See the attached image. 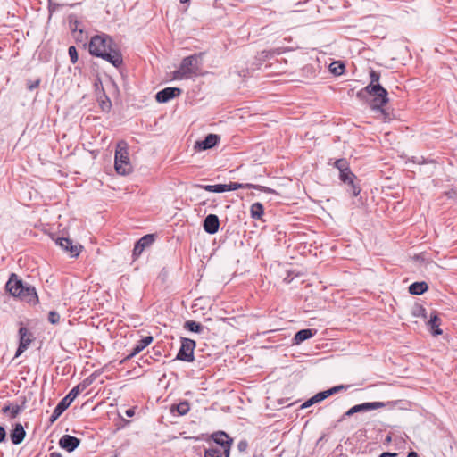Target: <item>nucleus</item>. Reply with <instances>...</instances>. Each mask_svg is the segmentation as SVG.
Wrapping results in <instances>:
<instances>
[{"label":"nucleus","mask_w":457,"mask_h":457,"mask_svg":"<svg viewBox=\"0 0 457 457\" xmlns=\"http://www.w3.org/2000/svg\"><path fill=\"white\" fill-rule=\"evenodd\" d=\"M370 83L362 89L357 92L356 96L360 100H365L368 96L373 98L369 102L371 110L379 112L385 120H390L389 112L384 106L389 102L388 92L384 88L380 83V74L374 71H370Z\"/></svg>","instance_id":"obj_1"},{"label":"nucleus","mask_w":457,"mask_h":457,"mask_svg":"<svg viewBox=\"0 0 457 457\" xmlns=\"http://www.w3.org/2000/svg\"><path fill=\"white\" fill-rule=\"evenodd\" d=\"M88 50L90 54L109 62L115 68H120L123 64V58L119 46L107 34L101 33L92 37L88 45Z\"/></svg>","instance_id":"obj_2"},{"label":"nucleus","mask_w":457,"mask_h":457,"mask_svg":"<svg viewBox=\"0 0 457 457\" xmlns=\"http://www.w3.org/2000/svg\"><path fill=\"white\" fill-rule=\"evenodd\" d=\"M5 288L12 296L18 297L29 304L36 305L38 303L35 287L24 283L15 273L11 274Z\"/></svg>","instance_id":"obj_3"},{"label":"nucleus","mask_w":457,"mask_h":457,"mask_svg":"<svg viewBox=\"0 0 457 457\" xmlns=\"http://www.w3.org/2000/svg\"><path fill=\"white\" fill-rule=\"evenodd\" d=\"M204 54V53L201 52L183 58L179 70L173 73L174 79H184L197 76L200 73Z\"/></svg>","instance_id":"obj_4"},{"label":"nucleus","mask_w":457,"mask_h":457,"mask_svg":"<svg viewBox=\"0 0 457 457\" xmlns=\"http://www.w3.org/2000/svg\"><path fill=\"white\" fill-rule=\"evenodd\" d=\"M93 382V379L87 378L81 383L74 386L66 396H64L54 408L49 421L54 423L71 404L74 399Z\"/></svg>","instance_id":"obj_5"},{"label":"nucleus","mask_w":457,"mask_h":457,"mask_svg":"<svg viewBox=\"0 0 457 457\" xmlns=\"http://www.w3.org/2000/svg\"><path fill=\"white\" fill-rule=\"evenodd\" d=\"M114 167L117 173L120 175H127L131 172L132 167L129 162L127 144L125 142H120L117 145Z\"/></svg>","instance_id":"obj_6"},{"label":"nucleus","mask_w":457,"mask_h":457,"mask_svg":"<svg viewBox=\"0 0 457 457\" xmlns=\"http://www.w3.org/2000/svg\"><path fill=\"white\" fill-rule=\"evenodd\" d=\"M196 343L193 339L181 337V345L179 349L177 356L175 360L192 362L195 359L194 357V350L195 348Z\"/></svg>","instance_id":"obj_7"},{"label":"nucleus","mask_w":457,"mask_h":457,"mask_svg":"<svg viewBox=\"0 0 457 457\" xmlns=\"http://www.w3.org/2000/svg\"><path fill=\"white\" fill-rule=\"evenodd\" d=\"M212 439L222 450L225 457H229L233 440L224 431H217L212 435Z\"/></svg>","instance_id":"obj_8"},{"label":"nucleus","mask_w":457,"mask_h":457,"mask_svg":"<svg viewBox=\"0 0 457 457\" xmlns=\"http://www.w3.org/2000/svg\"><path fill=\"white\" fill-rule=\"evenodd\" d=\"M21 325H22V323H21ZM19 346L16 350L15 357H19L24 353L34 339L33 334L24 326H21L19 328Z\"/></svg>","instance_id":"obj_9"},{"label":"nucleus","mask_w":457,"mask_h":457,"mask_svg":"<svg viewBox=\"0 0 457 457\" xmlns=\"http://www.w3.org/2000/svg\"><path fill=\"white\" fill-rule=\"evenodd\" d=\"M55 243L64 252L69 253L70 256L72 258H77L83 248L81 245H74L72 240L69 237H57Z\"/></svg>","instance_id":"obj_10"},{"label":"nucleus","mask_w":457,"mask_h":457,"mask_svg":"<svg viewBox=\"0 0 457 457\" xmlns=\"http://www.w3.org/2000/svg\"><path fill=\"white\" fill-rule=\"evenodd\" d=\"M154 242V235L147 234L142 237L139 240H137L134 245V249L132 251V258L133 261L138 259L144 250L149 247Z\"/></svg>","instance_id":"obj_11"},{"label":"nucleus","mask_w":457,"mask_h":457,"mask_svg":"<svg viewBox=\"0 0 457 457\" xmlns=\"http://www.w3.org/2000/svg\"><path fill=\"white\" fill-rule=\"evenodd\" d=\"M182 90L179 87H165L155 95V99L158 103H167L171 99L180 96Z\"/></svg>","instance_id":"obj_12"},{"label":"nucleus","mask_w":457,"mask_h":457,"mask_svg":"<svg viewBox=\"0 0 457 457\" xmlns=\"http://www.w3.org/2000/svg\"><path fill=\"white\" fill-rule=\"evenodd\" d=\"M220 140V137L217 134H208L204 140L197 141L195 143V148L204 151L208 150L219 144Z\"/></svg>","instance_id":"obj_13"},{"label":"nucleus","mask_w":457,"mask_h":457,"mask_svg":"<svg viewBox=\"0 0 457 457\" xmlns=\"http://www.w3.org/2000/svg\"><path fill=\"white\" fill-rule=\"evenodd\" d=\"M203 228L210 235L217 233L220 228L219 217L216 214L207 215L203 221Z\"/></svg>","instance_id":"obj_14"},{"label":"nucleus","mask_w":457,"mask_h":457,"mask_svg":"<svg viewBox=\"0 0 457 457\" xmlns=\"http://www.w3.org/2000/svg\"><path fill=\"white\" fill-rule=\"evenodd\" d=\"M227 187V192L228 191H235L240 188H254L262 192H269V193H274L275 191L261 185H254L251 183H237V182H230L229 184H226Z\"/></svg>","instance_id":"obj_15"},{"label":"nucleus","mask_w":457,"mask_h":457,"mask_svg":"<svg viewBox=\"0 0 457 457\" xmlns=\"http://www.w3.org/2000/svg\"><path fill=\"white\" fill-rule=\"evenodd\" d=\"M79 444L80 440L79 438L70 435H63L59 440L60 447L69 453L73 452L79 445Z\"/></svg>","instance_id":"obj_16"},{"label":"nucleus","mask_w":457,"mask_h":457,"mask_svg":"<svg viewBox=\"0 0 457 457\" xmlns=\"http://www.w3.org/2000/svg\"><path fill=\"white\" fill-rule=\"evenodd\" d=\"M26 436V431L21 423H16L10 433V438L13 445H20Z\"/></svg>","instance_id":"obj_17"},{"label":"nucleus","mask_w":457,"mask_h":457,"mask_svg":"<svg viewBox=\"0 0 457 457\" xmlns=\"http://www.w3.org/2000/svg\"><path fill=\"white\" fill-rule=\"evenodd\" d=\"M316 334L315 329L304 328L297 331L293 337V345H299L303 341L312 338Z\"/></svg>","instance_id":"obj_18"},{"label":"nucleus","mask_w":457,"mask_h":457,"mask_svg":"<svg viewBox=\"0 0 457 457\" xmlns=\"http://www.w3.org/2000/svg\"><path fill=\"white\" fill-rule=\"evenodd\" d=\"M26 404V399L24 398L21 405L18 404H7L2 408V412L10 414L11 419H15L24 409Z\"/></svg>","instance_id":"obj_19"},{"label":"nucleus","mask_w":457,"mask_h":457,"mask_svg":"<svg viewBox=\"0 0 457 457\" xmlns=\"http://www.w3.org/2000/svg\"><path fill=\"white\" fill-rule=\"evenodd\" d=\"M428 325L430 327L433 336L437 337L443 334L442 329L439 328V326L441 325V320L438 317L436 312H433L430 314V319L428 321Z\"/></svg>","instance_id":"obj_20"},{"label":"nucleus","mask_w":457,"mask_h":457,"mask_svg":"<svg viewBox=\"0 0 457 457\" xmlns=\"http://www.w3.org/2000/svg\"><path fill=\"white\" fill-rule=\"evenodd\" d=\"M386 403L383 402H372V403H363L361 404L354 405V411L356 412H366L370 411L372 410H377L380 408H384Z\"/></svg>","instance_id":"obj_21"},{"label":"nucleus","mask_w":457,"mask_h":457,"mask_svg":"<svg viewBox=\"0 0 457 457\" xmlns=\"http://www.w3.org/2000/svg\"><path fill=\"white\" fill-rule=\"evenodd\" d=\"M428 285L425 281L414 282L409 286V293L414 295H420L427 292Z\"/></svg>","instance_id":"obj_22"},{"label":"nucleus","mask_w":457,"mask_h":457,"mask_svg":"<svg viewBox=\"0 0 457 457\" xmlns=\"http://www.w3.org/2000/svg\"><path fill=\"white\" fill-rule=\"evenodd\" d=\"M263 213H264V208L261 203L256 202L251 205L250 214L253 219L260 220V219H262V216L263 215Z\"/></svg>","instance_id":"obj_23"},{"label":"nucleus","mask_w":457,"mask_h":457,"mask_svg":"<svg viewBox=\"0 0 457 457\" xmlns=\"http://www.w3.org/2000/svg\"><path fill=\"white\" fill-rule=\"evenodd\" d=\"M171 412L177 411L179 415H186L190 411V404L187 401H182L178 404H174L170 408Z\"/></svg>","instance_id":"obj_24"},{"label":"nucleus","mask_w":457,"mask_h":457,"mask_svg":"<svg viewBox=\"0 0 457 457\" xmlns=\"http://www.w3.org/2000/svg\"><path fill=\"white\" fill-rule=\"evenodd\" d=\"M184 328L189 330L190 332L202 333L204 329V327L195 320H187L184 323Z\"/></svg>","instance_id":"obj_25"},{"label":"nucleus","mask_w":457,"mask_h":457,"mask_svg":"<svg viewBox=\"0 0 457 457\" xmlns=\"http://www.w3.org/2000/svg\"><path fill=\"white\" fill-rule=\"evenodd\" d=\"M357 179H350L344 183L349 187V192H351L353 196H357L361 192V187L358 184H356Z\"/></svg>","instance_id":"obj_26"},{"label":"nucleus","mask_w":457,"mask_h":457,"mask_svg":"<svg viewBox=\"0 0 457 457\" xmlns=\"http://www.w3.org/2000/svg\"><path fill=\"white\" fill-rule=\"evenodd\" d=\"M411 314L414 317L427 318V310L419 303H415L411 308Z\"/></svg>","instance_id":"obj_27"},{"label":"nucleus","mask_w":457,"mask_h":457,"mask_svg":"<svg viewBox=\"0 0 457 457\" xmlns=\"http://www.w3.org/2000/svg\"><path fill=\"white\" fill-rule=\"evenodd\" d=\"M223 455L222 450L218 446H211L204 451V457H222Z\"/></svg>","instance_id":"obj_28"},{"label":"nucleus","mask_w":457,"mask_h":457,"mask_svg":"<svg viewBox=\"0 0 457 457\" xmlns=\"http://www.w3.org/2000/svg\"><path fill=\"white\" fill-rule=\"evenodd\" d=\"M144 346L140 344V342L138 341L135 346L133 347L131 353L129 354H128L121 361L120 363H123L127 361H129L130 359H132L134 356H136L137 354H138L139 353H141L143 350H144Z\"/></svg>","instance_id":"obj_29"},{"label":"nucleus","mask_w":457,"mask_h":457,"mask_svg":"<svg viewBox=\"0 0 457 457\" xmlns=\"http://www.w3.org/2000/svg\"><path fill=\"white\" fill-rule=\"evenodd\" d=\"M103 97L104 99H101V97L98 99L100 108L104 112H109L112 107V103H111L109 97L105 95V93L104 91H103Z\"/></svg>","instance_id":"obj_30"},{"label":"nucleus","mask_w":457,"mask_h":457,"mask_svg":"<svg viewBox=\"0 0 457 457\" xmlns=\"http://www.w3.org/2000/svg\"><path fill=\"white\" fill-rule=\"evenodd\" d=\"M334 167L337 168L339 170V172L346 170V169L350 168L349 163L345 158L337 160L334 162Z\"/></svg>","instance_id":"obj_31"},{"label":"nucleus","mask_w":457,"mask_h":457,"mask_svg":"<svg viewBox=\"0 0 457 457\" xmlns=\"http://www.w3.org/2000/svg\"><path fill=\"white\" fill-rule=\"evenodd\" d=\"M339 179L342 182L347 181L350 179H357L356 175L352 172L351 169L339 172Z\"/></svg>","instance_id":"obj_32"},{"label":"nucleus","mask_w":457,"mask_h":457,"mask_svg":"<svg viewBox=\"0 0 457 457\" xmlns=\"http://www.w3.org/2000/svg\"><path fill=\"white\" fill-rule=\"evenodd\" d=\"M330 71L335 75H340L345 71V65L339 62H333L330 64Z\"/></svg>","instance_id":"obj_33"},{"label":"nucleus","mask_w":457,"mask_h":457,"mask_svg":"<svg viewBox=\"0 0 457 457\" xmlns=\"http://www.w3.org/2000/svg\"><path fill=\"white\" fill-rule=\"evenodd\" d=\"M68 54L71 59V62L75 64L79 60V54L77 48L74 46H71L68 49Z\"/></svg>","instance_id":"obj_34"},{"label":"nucleus","mask_w":457,"mask_h":457,"mask_svg":"<svg viewBox=\"0 0 457 457\" xmlns=\"http://www.w3.org/2000/svg\"><path fill=\"white\" fill-rule=\"evenodd\" d=\"M48 321L51 324H57L60 321V314L55 311H50L48 313Z\"/></svg>","instance_id":"obj_35"},{"label":"nucleus","mask_w":457,"mask_h":457,"mask_svg":"<svg viewBox=\"0 0 457 457\" xmlns=\"http://www.w3.org/2000/svg\"><path fill=\"white\" fill-rule=\"evenodd\" d=\"M41 79H37L36 80H28L27 81V89L29 91H33L37 88L40 85Z\"/></svg>","instance_id":"obj_36"},{"label":"nucleus","mask_w":457,"mask_h":457,"mask_svg":"<svg viewBox=\"0 0 457 457\" xmlns=\"http://www.w3.org/2000/svg\"><path fill=\"white\" fill-rule=\"evenodd\" d=\"M212 192L213 193H224V192H227L226 184L212 185Z\"/></svg>","instance_id":"obj_37"},{"label":"nucleus","mask_w":457,"mask_h":457,"mask_svg":"<svg viewBox=\"0 0 457 457\" xmlns=\"http://www.w3.org/2000/svg\"><path fill=\"white\" fill-rule=\"evenodd\" d=\"M61 6V4L54 3L52 0H48V12L50 16Z\"/></svg>","instance_id":"obj_38"},{"label":"nucleus","mask_w":457,"mask_h":457,"mask_svg":"<svg viewBox=\"0 0 457 457\" xmlns=\"http://www.w3.org/2000/svg\"><path fill=\"white\" fill-rule=\"evenodd\" d=\"M346 386H343V385H340V386H333L329 389H328V393H329V395H333L334 394L336 393H338L344 389H345Z\"/></svg>","instance_id":"obj_39"},{"label":"nucleus","mask_w":457,"mask_h":457,"mask_svg":"<svg viewBox=\"0 0 457 457\" xmlns=\"http://www.w3.org/2000/svg\"><path fill=\"white\" fill-rule=\"evenodd\" d=\"M154 338L152 336H147L141 340H139L140 344L144 346V348L147 347L152 342Z\"/></svg>","instance_id":"obj_40"},{"label":"nucleus","mask_w":457,"mask_h":457,"mask_svg":"<svg viewBox=\"0 0 457 457\" xmlns=\"http://www.w3.org/2000/svg\"><path fill=\"white\" fill-rule=\"evenodd\" d=\"M316 395H317L320 402H321L330 396L328 390L320 391V392L317 393Z\"/></svg>","instance_id":"obj_41"},{"label":"nucleus","mask_w":457,"mask_h":457,"mask_svg":"<svg viewBox=\"0 0 457 457\" xmlns=\"http://www.w3.org/2000/svg\"><path fill=\"white\" fill-rule=\"evenodd\" d=\"M248 447V443L246 440H241L238 444H237V449L239 452H245Z\"/></svg>","instance_id":"obj_42"},{"label":"nucleus","mask_w":457,"mask_h":457,"mask_svg":"<svg viewBox=\"0 0 457 457\" xmlns=\"http://www.w3.org/2000/svg\"><path fill=\"white\" fill-rule=\"evenodd\" d=\"M7 433L5 428L0 425V443H4L6 441Z\"/></svg>","instance_id":"obj_43"},{"label":"nucleus","mask_w":457,"mask_h":457,"mask_svg":"<svg viewBox=\"0 0 457 457\" xmlns=\"http://www.w3.org/2000/svg\"><path fill=\"white\" fill-rule=\"evenodd\" d=\"M194 187L204 189L205 191H208V192H212V185L195 184Z\"/></svg>","instance_id":"obj_44"},{"label":"nucleus","mask_w":457,"mask_h":457,"mask_svg":"<svg viewBox=\"0 0 457 457\" xmlns=\"http://www.w3.org/2000/svg\"><path fill=\"white\" fill-rule=\"evenodd\" d=\"M396 453L384 452L378 457H396Z\"/></svg>","instance_id":"obj_45"},{"label":"nucleus","mask_w":457,"mask_h":457,"mask_svg":"<svg viewBox=\"0 0 457 457\" xmlns=\"http://www.w3.org/2000/svg\"><path fill=\"white\" fill-rule=\"evenodd\" d=\"M357 413L356 411H354V406H353L352 408H350L345 414L344 416H347V417H350L353 414Z\"/></svg>","instance_id":"obj_46"},{"label":"nucleus","mask_w":457,"mask_h":457,"mask_svg":"<svg viewBox=\"0 0 457 457\" xmlns=\"http://www.w3.org/2000/svg\"><path fill=\"white\" fill-rule=\"evenodd\" d=\"M309 400H310V403H312V404H314V403H320V401H319V399H318L317 395H313V396H312Z\"/></svg>","instance_id":"obj_47"},{"label":"nucleus","mask_w":457,"mask_h":457,"mask_svg":"<svg viewBox=\"0 0 457 457\" xmlns=\"http://www.w3.org/2000/svg\"><path fill=\"white\" fill-rule=\"evenodd\" d=\"M126 415L128 417H132L134 416L135 414V411L133 409H128L126 411H125Z\"/></svg>","instance_id":"obj_48"},{"label":"nucleus","mask_w":457,"mask_h":457,"mask_svg":"<svg viewBox=\"0 0 457 457\" xmlns=\"http://www.w3.org/2000/svg\"><path fill=\"white\" fill-rule=\"evenodd\" d=\"M312 403H310V400L308 399L306 402H304V403L302 404L301 408H302V409H304V408H308V407H310V406H312Z\"/></svg>","instance_id":"obj_49"},{"label":"nucleus","mask_w":457,"mask_h":457,"mask_svg":"<svg viewBox=\"0 0 457 457\" xmlns=\"http://www.w3.org/2000/svg\"><path fill=\"white\" fill-rule=\"evenodd\" d=\"M49 457H62L61 453L58 452H53L49 454Z\"/></svg>","instance_id":"obj_50"},{"label":"nucleus","mask_w":457,"mask_h":457,"mask_svg":"<svg viewBox=\"0 0 457 457\" xmlns=\"http://www.w3.org/2000/svg\"><path fill=\"white\" fill-rule=\"evenodd\" d=\"M407 457H418V453L414 451H411L408 453Z\"/></svg>","instance_id":"obj_51"},{"label":"nucleus","mask_w":457,"mask_h":457,"mask_svg":"<svg viewBox=\"0 0 457 457\" xmlns=\"http://www.w3.org/2000/svg\"><path fill=\"white\" fill-rule=\"evenodd\" d=\"M188 1H189V0H180V3H181V4H185V3L188 2Z\"/></svg>","instance_id":"obj_52"},{"label":"nucleus","mask_w":457,"mask_h":457,"mask_svg":"<svg viewBox=\"0 0 457 457\" xmlns=\"http://www.w3.org/2000/svg\"><path fill=\"white\" fill-rule=\"evenodd\" d=\"M386 441H387V442H390V441H391V436H387V437H386Z\"/></svg>","instance_id":"obj_53"},{"label":"nucleus","mask_w":457,"mask_h":457,"mask_svg":"<svg viewBox=\"0 0 457 457\" xmlns=\"http://www.w3.org/2000/svg\"><path fill=\"white\" fill-rule=\"evenodd\" d=\"M200 204H202V205H205V204H206V202H205V201H203Z\"/></svg>","instance_id":"obj_54"},{"label":"nucleus","mask_w":457,"mask_h":457,"mask_svg":"<svg viewBox=\"0 0 457 457\" xmlns=\"http://www.w3.org/2000/svg\"><path fill=\"white\" fill-rule=\"evenodd\" d=\"M75 24H76V25L78 24V21H75ZM77 29V27H76L74 29Z\"/></svg>","instance_id":"obj_55"}]
</instances>
